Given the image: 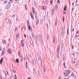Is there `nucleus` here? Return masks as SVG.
I'll return each instance as SVG.
<instances>
[{"mask_svg": "<svg viewBox=\"0 0 79 79\" xmlns=\"http://www.w3.org/2000/svg\"><path fill=\"white\" fill-rule=\"evenodd\" d=\"M70 73H71V70H66L65 71V73H64V74L65 77H68Z\"/></svg>", "mask_w": 79, "mask_h": 79, "instance_id": "f257e3e1", "label": "nucleus"}, {"mask_svg": "<svg viewBox=\"0 0 79 79\" xmlns=\"http://www.w3.org/2000/svg\"><path fill=\"white\" fill-rule=\"evenodd\" d=\"M27 25L28 26V29H29V31H31V30H32V29H31V26L29 25V22L28 21L27 23Z\"/></svg>", "mask_w": 79, "mask_h": 79, "instance_id": "f03ea898", "label": "nucleus"}, {"mask_svg": "<svg viewBox=\"0 0 79 79\" xmlns=\"http://www.w3.org/2000/svg\"><path fill=\"white\" fill-rule=\"evenodd\" d=\"M10 5H11V2H8L7 6H6V9H8V8L10 7Z\"/></svg>", "mask_w": 79, "mask_h": 79, "instance_id": "7ed1b4c3", "label": "nucleus"}, {"mask_svg": "<svg viewBox=\"0 0 79 79\" xmlns=\"http://www.w3.org/2000/svg\"><path fill=\"white\" fill-rule=\"evenodd\" d=\"M20 44L21 45V47H24V40H21Z\"/></svg>", "mask_w": 79, "mask_h": 79, "instance_id": "20e7f679", "label": "nucleus"}, {"mask_svg": "<svg viewBox=\"0 0 79 79\" xmlns=\"http://www.w3.org/2000/svg\"><path fill=\"white\" fill-rule=\"evenodd\" d=\"M37 55L39 61L41 59H43L42 58H41V56H40V54L39 53H38Z\"/></svg>", "mask_w": 79, "mask_h": 79, "instance_id": "39448f33", "label": "nucleus"}, {"mask_svg": "<svg viewBox=\"0 0 79 79\" xmlns=\"http://www.w3.org/2000/svg\"><path fill=\"white\" fill-rule=\"evenodd\" d=\"M60 46H58V47L56 51V52L57 55H58V54H59V49H60Z\"/></svg>", "mask_w": 79, "mask_h": 79, "instance_id": "423d86ee", "label": "nucleus"}, {"mask_svg": "<svg viewBox=\"0 0 79 79\" xmlns=\"http://www.w3.org/2000/svg\"><path fill=\"white\" fill-rule=\"evenodd\" d=\"M7 52L9 54H11V53H12V51H11V50L10 49H9L7 50Z\"/></svg>", "mask_w": 79, "mask_h": 79, "instance_id": "0eeeda50", "label": "nucleus"}, {"mask_svg": "<svg viewBox=\"0 0 79 79\" xmlns=\"http://www.w3.org/2000/svg\"><path fill=\"white\" fill-rule=\"evenodd\" d=\"M32 62L33 64H35V59H33L32 60Z\"/></svg>", "mask_w": 79, "mask_h": 79, "instance_id": "6e6552de", "label": "nucleus"}, {"mask_svg": "<svg viewBox=\"0 0 79 79\" xmlns=\"http://www.w3.org/2000/svg\"><path fill=\"white\" fill-rule=\"evenodd\" d=\"M6 41L5 40H3L2 41V44H6Z\"/></svg>", "mask_w": 79, "mask_h": 79, "instance_id": "1a4fd4ad", "label": "nucleus"}, {"mask_svg": "<svg viewBox=\"0 0 79 79\" xmlns=\"http://www.w3.org/2000/svg\"><path fill=\"white\" fill-rule=\"evenodd\" d=\"M30 16L32 19H34V16L33 15H32V13H31L30 14Z\"/></svg>", "mask_w": 79, "mask_h": 79, "instance_id": "9d476101", "label": "nucleus"}, {"mask_svg": "<svg viewBox=\"0 0 79 79\" xmlns=\"http://www.w3.org/2000/svg\"><path fill=\"white\" fill-rule=\"evenodd\" d=\"M2 62H3V57H2L1 58V59L0 61V64H2Z\"/></svg>", "mask_w": 79, "mask_h": 79, "instance_id": "9b49d317", "label": "nucleus"}, {"mask_svg": "<svg viewBox=\"0 0 79 79\" xmlns=\"http://www.w3.org/2000/svg\"><path fill=\"white\" fill-rule=\"evenodd\" d=\"M38 19H37V20H36V25L37 26V24H39V20H38Z\"/></svg>", "mask_w": 79, "mask_h": 79, "instance_id": "f8f14e48", "label": "nucleus"}, {"mask_svg": "<svg viewBox=\"0 0 79 79\" xmlns=\"http://www.w3.org/2000/svg\"><path fill=\"white\" fill-rule=\"evenodd\" d=\"M16 21H18V20H19V17L18 16H17L16 17Z\"/></svg>", "mask_w": 79, "mask_h": 79, "instance_id": "ddd939ff", "label": "nucleus"}, {"mask_svg": "<svg viewBox=\"0 0 79 79\" xmlns=\"http://www.w3.org/2000/svg\"><path fill=\"white\" fill-rule=\"evenodd\" d=\"M19 37V34L18 33L16 36V39H18V37Z\"/></svg>", "mask_w": 79, "mask_h": 79, "instance_id": "4468645a", "label": "nucleus"}, {"mask_svg": "<svg viewBox=\"0 0 79 79\" xmlns=\"http://www.w3.org/2000/svg\"><path fill=\"white\" fill-rule=\"evenodd\" d=\"M30 44H31L32 47H34V42L33 41L31 42L30 43Z\"/></svg>", "mask_w": 79, "mask_h": 79, "instance_id": "2eb2a0df", "label": "nucleus"}, {"mask_svg": "<svg viewBox=\"0 0 79 79\" xmlns=\"http://www.w3.org/2000/svg\"><path fill=\"white\" fill-rule=\"evenodd\" d=\"M42 8L43 10H46V7H45L44 6H43L42 7Z\"/></svg>", "mask_w": 79, "mask_h": 79, "instance_id": "dca6fc26", "label": "nucleus"}, {"mask_svg": "<svg viewBox=\"0 0 79 79\" xmlns=\"http://www.w3.org/2000/svg\"><path fill=\"white\" fill-rule=\"evenodd\" d=\"M40 61H41V66H42V61H43V59H40Z\"/></svg>", "mask_w": 79, "mask_h": 79, "instance_id": "f3484780", "label": "nucleus"}, {"mask_svg": "<svg viewBox=\"0 0 79 79\" xmlns=\"http://www.w3.org/2000/svg\"><path fill=\"white\" fill-rule=\"evenodd\" d=\"M40 35V40H41V41H42V36H41V35Z\"/></svg>", "mask_w": 79, "mask_h": 79, "instance_id": "a211bd4d", "label": "nucleus"}, {"mask_svg": "<svg viewBox=\"0 0 79 79\" xmlns=\"http://www.w3.org/2000/svg\"><path fill=\"white\" fill-rule=\"evenodd\" d=\"M18 28L17 27H15V30L14 31V32H16V31H17V30H18Z\"/></svg>", "mask_w": 79, "mask_h": 79, "instance_id": "6ab92c4d", "label": "nucleus"}, {"mask_svg": "<svg viewBox=\"0 0 79 79\" xmlns=\"http://www.w3.org/2000/svg\"><path fill=\"white\" fill-rule=\"evenodd\" d=\"M67 8V7L65 5V6L64 8V11H66V8Z\"/></svg>", "mask_w": 79, "mask_h": 79, "instance_id": "aec40b11", "label": "nucleus"}, {"mask_svg": "<svg viewBox=\"0 0 79 79\" xmlns=\"http://www.w3.org/2000/svg\"><path fill=\"white\" fill-rule=\"evenodd\" d=\"M52 15H54V12H53V8L52 10Z\"/></svg>", "mask_w": 79, "mask_h": 79, "instance_id": "412c9836", "label": "nucleus"}, {"mask_svg": "<svg viewBox=\"0 0 79 79\" xmlns=\"http://www.w3.org/2000/svg\"><path fill=\"white\" fill-rule=\"evenodd\" d=\"M8 21L9 23L10 24H11V20L9 19Z\"/></svg>", "mask_w": 79, "mask_h": 79, "instance_id": "4be33fe9", "label": "nucleus"}, {"mask_svg": "<svg viewBox=\"0 0 79 79\" xmlns=\"http://www.w3.org/2000/svg\"><path fill=\"white\" fill-rule=\"evenodd\" d=\"M32 9L33 10V13H35V10H34V7H32Z\"/></svg>", "mask_w": 79, "mask_h": 79, "instance_id": "5701e85b", "label": "nucleus"}, {"mask_svg": "<svg viewBox=\"0 0 79 79\" xmlns=\"http://www.w3.org/2000/svg\"><path fill=\"white\" fill-rule=\"evenodd\" d=\"M26 68L27 69V61L26 62Z\"/></svg>", "mask_w": 79, "mask_h": 79, "instance_id": "b1692460", "label": "nucleus"}, {"mask_svg": "<svg viewBox=\"0 0 79 79\" xmlns=\"http://www.w3.org/2000/svg\"><path fill=\"white\" fill-rule=\"evenodd\" d=\"M16 63H19V59H16Z\"/></svg>", "mask_w": 79, "mask_h": 79, "instance_id": "393cba45", "label": "nucleus"}, {"mask_svg": "<svg viewBox=\"0 0 79 79\" xmlns=\"http://www.w3.org/2000/svg\"><path fill=\"white\" fill-rule=\"evenodd\" d=\"M53 41L54 42V44H55V38H54L53 40Z\"/></svg>", "mask_w": 79, "mask_h": 79, "instance_id": "a878e982", "label": "nucleus"}, {"mask_svg": "<svg viewBox=\"0 0 79 79\" xmlns=\"http://www.w3.org/2000/svg\"><path fill=\"white\" fill-rule=\"evenodd\" d=\"M33 74L35 75V69H33Z\"/></svg>", "mask_w": 79, "mask_h": 79, "instance_id": "bb28decb", "label": "nucleus"}, {"mask_svg": "<svg viewBox=\"0 0 79 79\" xmlns=\"http://www.w3.org/2000/svg\"><path fill=\"white\" fill-rule=\"evenodd\" d=\"M35 18H37V14H35Z\"/></svg>", "mask_w": 79, "mask_h": 79, "instance_id": "cd10ccee", "label": "nucleus"}, {"mask_svg": "<svg viewBox=\"0 0 79 79\" xmlns=\"http://www.w3.org/2000/svg\"><path fill=\"white\" fill-rule=\"evenodd\" d=\"M58 8V6L56 5L55 6V10H57V9Z\"/></svg>", "mask_w": 79, "mask_h": 79, "instance_id": "c85d7f7f", "label": "nucleus"}, {"mask_svg": "<svg viewBox=\"0 0 79 79\" xmlns=\"http://www.w3.org/2000/svg\"><path fill=\"white\" fill-rule=\"evenodd\" d=\"M14 78L15 79H17V76L16 75H14Z\"/></svg>", "mask_w": 79, "mask_h": 79, "instance_id": "c756f323", "label": "nucleus"}, {"mask_svg": "<svg viewBox=\"0 0 79 79\" xmlns=\"http://www.w3.org/2000/svg\"><path fill=\"white\" fill-rule=\"evenodd\" d=\"M5 53V52H2V56H3L4 55V54Z\"/></svg>", "mask_w": 79, "mask_h": 79, "instance_id": "7c9ffc66", "label": "nucleus"}, {"mask_svg": "<svg viewBox=\"0 0 79 79\" xmlns=\"http://www.w3.org/2000/svg\"><path fill=\"white\" fill-rule=\"evenodd\" d=\"M43 71H44V73H45V67H44V66L43 67Z\"/></svg>", "mask_w": 79, "mask_h": 79, "instance_id": "2f4dec72", "label": "nucleus"}, {"mask_svg": "<svg viewBox=\"0 0 79 79\" xmlns=\"http://www.w3.org/2000/svg\"><path fill=\"white\" fill-rule=\"evenodd\" d=\"M7 2L8 1L7 0L5 1V2H3V3H4V4L6 3H7Z\"/></svg>", "mask_w": 79, "mask_h": 79, "instance_id": "473e14b6", "label": "nucleus"}, {"mask_svg": "<svg viewBox=\"0 0 79 79\" xmlns=\"http://www.w3.org/2000/svg\"><path fill=\"white\" fill-rule=\"evenodd\" d=\"M32 37L33 39H34V35H33V34H31Z\"/></svg>", "mask_w": 79, "mask_h": 79, "instance_id": "72a5a7b5", "label": "nucleus"}, {"mask_svg": "<svg viewBox=\"0 0 79 79\" xmlns=\"http://www.w3.org/2000/svg\"><path fill=\"white\" fill-rule=\"evenodd\" d=\"M63 31H61V36L62 37V36H63Z\"/></svg>", "mask_w": 79, "mask_h": 79, "instance_id": "f704fd0d", "label": "nucleus"}, {"mask_svg": "<svg viewBox=\"0 0 79 79\" xmlns=\"http://www.w3.org/2000/svg\"><path fill=\"white\" fill-rule=\"evenodd\" d=\"M5 48H4L2 50V52H5Z\"/></svg>", "mask_w": 79, "mask_h": 79, "instance_id": "c9c22d12", "label": "nucleus"}, {"mask_svg": "<svg viewBox=\"0 0 79 79\" xmlns=\"http://www.w3.org/2000/svg\"><path fill=\"white\" fill-rule=\"evenodd\" d=\"M69 34V29H67V35Z\"/></svg>", "mask_w": 79, "mask_h": 79, "instance_id": "e433bc0d", "label": "nucleus"}, {"mask_svg": "<svg viewBox=\"0 0 79 79\" xmlns=\"http://www.w3.org/2000/svg\"><path fill=\"white\" fill-rule=\"evenodd\" d=\"M63 61H64V56H63Z\"/></svg>", "mask_w": 79, "mask_h": 79, "instance_id": "4c0bfd02", "label": "nucleus"}, {"mask_svg": "<svg viewBox=\"0 0 79 79\" xmlns=\"http://www.w3.org/2000/svg\"><path fill=\"white\" fill-rule=\"evenodd\" d=\"M57 3H60V1L59 0H57Z\"/></svg>", "mask_w": 79, "mask_h": 79, "instance_id": "58836bf2", "label": "nucleus"}, {"mask_svg": "<svg viewBox=\"0 0 79 79\" xmlns=\"http://www.w3.org/2000/svg\"><path fill=\"white\" fill-rule=\"evenodd\" d=\"M64 68H67V67H66V66H65V63H64Z\"/></svg>", "mask_w": 79, "mask_h": 79, "instance_id": "ea45409f", "label": "nucleus"}, {"mask_svg": "<svg viewBox=\"0 0 79 79\" xmlns=\"http://www.w3.org/2000/svg\"><path fill=\"white\" fill-rule=\"evenodd\" d=\"M62 47H61V48L62 49V50H63V44L62 43L61 44Z\"/></svg>", "mask_w": 79, "mask_h": 79, "instance_id": "a19ab883", "label": "nucleus"}, {"mask_svg": "<svg viewBox=\"0 0 79 79\" xmlns=\"http://www.w3.org/2000/svg\"><path fill=\"white\" fill-rule=\"evenodd\" d=\"M13 73H16V71H15V70H13Z\"/></svg>", "mask_w": 79, "mask_h": 79, "instance_id": "79ce46f5", "label": "nucleus"}, {"mask_svg": "<svg viewBox=\"0 0 79 79\" xmlns=\"http://www.w3.org/2000/svg\"><path fill=\"white\" fill-rule=\"evenodd\" d=\"M25 8L26 10H27V5L26 4L25 5Z\"/></svg>", "mask_w": 79, "mask_h": 79, "instance_id": "37998d69", "label": "nucleus"}, {"mask_svg": "<svg viewBox=\"0 0 79 79\" xmlns=\"http://www.w3.org/2000/svg\"><path fill=\"white\" fill-rule=\"evenodd\" d=\"M71 76L72 77H74V74H72Z\"/></svg>", "mask_w": 79, "mask_h": 79, "instance_id": "c03bdc74", "label": "nucleus"}, {"mask_svg": "<svg viewBox=\"0 0 79 79\" xmlns=\"http://www.w3.org/2000/svg\"><path fill=\"white\" fill-rule=\"evenodd\" d=\"M64 18L63 17V23H64Z\"/></svg>", "mask_w": 79, "mask_h": 79, "instance_id": "a18cd8bd", "label": "nucleus"}, {"mask_svg": "<svg viewBox=\"0 0 79 79\" xmlns=\"http://www.w3.org/2000/svg\"><path fill=\"white\" fill-rule=\"evenodd\" d=\"M18 55L19 56H20V52H18Z\"/></svg>", "mask_w": 79, "mask_h": 79, "instance_id": "49530a36", "label": "nucleus"}, {"mask_svg": "<svg viewBox=\"0 0 79 79\" xmlns=\"http://www.w3.org/2000/svg\"><path fill=\"white\" fill-rule=\"evenodd\" d=\"M47 29H48V23H47Z\"/></svg>", "mask_w": 79, "mask_h": 79, "instance_id": "de8ad7c7", "label": "nucleus"}, {"mask_svg": "<svg viewBox=\"0 0 79 79\" xmlns=\"http://www.w3.org/2000/svg\"><path fill=\"white\" fill-rule=\"evenodd\" d=\"M63 13L64 15H66V11H64Z\"/></svg>", "mask_w": 79, "mask_h": 79, "instance_id": "09e8293b", "label": "nucleus"}, {"mask_svg": "<svg viewBox=\"0 0 79 79\" xmlns=\"http://www.w3.org/2000/svg\"><path fill=\"white\" fill-rule=\"evenodd\" d=\"M30 40H31V39H32V38L31 37V36L30 37Z\"/></svg>", "mask_w": 79, "mask_h": 79, "instance_id": "8fccbe9b", "label": "nucleus"}, {"mask_svg": "<svg viewBox=\"0 0 79 79\" xmlns=\"http://www.w3.org/2000/svg\"><path fill=\"white\" fill-rule=\"evenodd\" d=\"M38 75H39V74H40V72H39V70H38Z\"/></svg>", "mask_w": 79, "mask_h": 79, "instance_id": "3c124183", "label": "nucleus"}, {"mask_svg": "<svg viewBox=\"0 0 79 79\" xmlns=\"http://www.w3.org/2000/svg\"><path fill=\"white\" fill-rule=\"evenodd\" d=\"M59 54H57V57H58V58H59Z\"/></svg>", "mask_w": 79, "mask_h": 79, "instance_id": "603ef678", "label": "nucleus"}, {"mask_svg": "<svg viewBox=\"0 0 79 79\" xmlns=\"http://www.w3.org/2000/svg\"><path fill=\"white\" fill-rule=\"evenodd\" d=\"M34 5H35H35H36V3H35V2H34Z\"/></svg>", "mask_w": 79, "mask_h": 79, "instance_id": "864d4df0", "label": "nucleus"}, {"mask_svg": "<svg viewBox=\"0 0 79 79\" xmlns=\"http://www.w3.org/2000/svg\"><path fill=\"white\" fill-rule=\"evenodd\" d=\"M78 36H77V35H76L75 36V37H75L76 38H77V37Z\"/></svg>", "mask_w": 79, "mask_h": 79, "instance_id": "5fc2aeb1", "label": "nucleus"}, {"mask_svg": "<svg viewBox=\"0 0 79 79\" xmlns=\"http://www.w3.org/2000/svg\"><path fill=\"white\" fill-rule=\"evenodd\" d=\"M53 2V1H51V5H52V3Z\"/></svg>", "mask_w": 79, "mask_h": 79, "instance_id": "6e6d98bb", "label": "nucleus"}, {"mask_svg": "<svg viewBox=\"0 0 79 79\" xmlns=\"http://www.w3.org/2000/svg\"><path fill=\"white\" fill-rule=\"evenodd\" d=\"M74 63H75L74 61H73L72 62L73 64H74Z\"/></svg>", "mask_w": 79, "mask_h": 79, "instance_id": "4d7b16f0", "label": "nucleus"}, {"mask_svg": "<svg viewBox=\"0 0 79 79\" xmlns=\"http://www.w3.org/2000/svg\"><path fill=\"white\" fill-rule=\"evenodd\" d=\"M30 58H31V55H30Z\"/></svg>", "mask_w": 79, "mask_h": 79, "instance_id": "13d9d810", "label": "nucleus"}, {"mask_svg": "<svg viewBox=\"0 0 79 79\" xmlns=\"http://www.w3.org/2000/svg\"><path fill=\"white\" fill-rule=\"evenodd\" d=\"M74 48V45L72 46V49H73Z\"/></svg>", "mask_w": 79, "mask_h": 79, "instance_id": "bf43d9fd", "label": "nucleus"}, {"mask_svg": "<svg viewBox=\"0 0 79 79\" xmlns=\"http://www.w3.org/2000/svg\"><path fill=\"white\" fill-rule=\"evenodd\" d=\"M24 36L25 38L26 37V35L24 34Z\"/></svg>", "mask_w": 79, "mask_h": 79, "instance_id": "052dcab7", "label": "nucleus"}, {"mask_svg": "<svg viewBox=\"0 0 79 79\" xmlns=\"http://www.w3.org/2000/svg\"><path fill=\"white\" fill-rule=\"evenodd\" d=\"M36 39L37 40H38V39L37 38V37H36Z\"/></svg>", "mask_w": 79, "mask_h": 79, "instance_id": "680f3d73", "label": "nucleus"}, {"mask_svg": "<svg viewBox=\"0 0 79 79\" xmlns=\"http://www.w3.org/2000/svg\"><path fill=\"white\" fill-rule=\"evenodd\" d=\"M61 77H59V78H58V79H61Z\"/></svg>", "mask_w": 79, "mask_h": 79, "instance_id": "e2e57ef3", "label": "nucleus"}, {"mask_svg": "<svg viewBox=\"0 0 79 79\" xmlns=\"http://www.w3.org/2000/svg\"><path fill=\"white\" fill-rule=\"evenodd\" d=\"M3 14L1 13H0V16L1 15H2Z\"/></svg>", "mask_w": 79, "mask_h": 79, "instance_id": "0e129e2a", "label": "nucleus"}, {"mask_svg": "<svg viewBox=\"0 0 79 79\" xmlns=\"http://www.w3.org/2000/svg\"><path fill=\"white\" fill-rule=\"evenodd\" d=\"M57 23L56 22V24H55V26H56V25Z\"/></svg>", "mask_w": 79, "mask_h": 79, "instance_id": "69168bd1", "label": "nucleus"}, {"mask_svg": "<svg viewBox=\"0 0 79 79\" xmlns=\"http://www.w3.org/2000/svg\"><path fill=\"white\" fill-rule=\"evenodd\" d=\"M27 79H30V77H28Z\"/></svg>", "mask_w": 79, "mask_h": 79, "instance_id": "338daca9", "label": "nucleus"}, {"mask_svg": "<svg viewBox=\"0 0 79 79\" xmlns=\"http://www.w3.org/2000/svg\"><path fill=\"white\" fill-rule=\"evenodd\" d=\"M77 34H79V32H78V31H77Z\"/></svg>", "mask_w": 79, "mask_h": 79, "instance_id": "774afa93", "label": "nucleus"}]
</instances>
